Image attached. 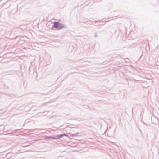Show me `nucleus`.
Listing matches in <instances>:
<instances>
[{"instance_id":"nucleus-1","label":"nucleus","mask_w":159,"mask_h":159,"mask_svg":"<svg viewBox=\"0 0 159 159\" xmlns=\"http://www.w3.org/2000/svg\"><path fill=\"white\" fill-rule=\"evenodd\" d=\"M54 26L58 30L61 29L64 27L63 25L56 22H55L54 23Z\"/></svg>"},{"instance_id":"nucleus-2","label":"nucleus","mask_w":159,"mask_h":159,"mask_svg":"<svg viewBox=\"0 0 159 159\" xmlns=\"http://www.w3.org/2000/svg\"><path fill=\"white\" fill-rule=\"evenodd\" d=\"M63 136H68L67 134H61L60 135H59L57 136V139H59Z\"/></svg>"},{"instance_id":"nucleus-3","label":"nucleus","mask_w":159,"mask_h":159,"mask_svg":"<svg viewBox=\"0 0 159 159\" xmlns=\"http://www.w3.org/2000/svg\"><path fill=\"white\" fill-rule=\"evenodd\" d=\"M53 139H55V138H53Z\"/></svg>"}]
</instances>
